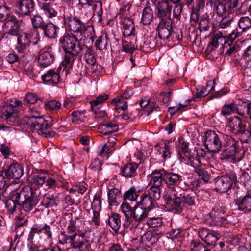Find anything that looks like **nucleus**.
I'll return each mask as SVG.
<instances>
[{
    "label": "nucleus",
    "instance_id": "15",
    "mask_svg": "<svg viewBox=\"0 0 251 251\" xmlns=\"http://www.w3.org/2000/svg\"><path fill=\"white\" fill-rule=\"evenodd\" d=\"M163 182L168 189H175L182 181V176L178 173L168 172L164 170Z\"/></svg>",
    "mask_w": 251,
    "mask_h": 251
},
{
    "label": "nucleus",
    "instance_id": "18",
    "mask_svg": "<svg viewBox=\"0 0 251 251\" xmlns=\"http://www.w3.org/2000/svg\"><path fill=\"white\" fill-rule=\"evenodd\" d=\"M4 173L8 180L11 179H19L24 174L23 167L18 163L11 164Z\"/></svg>",
    "mask_w": 251,
    "mask_h": 251
},
{
    "label": "nucleus",
    "instance_id": "62",
    "mask_svg": "<svg viewBox=\"0 0 251 251\" xmlns=\"http://www.w3.org/2000/svg\"><path fill=\"white\" fill-rule=\"evenodd\" d=\"M142 240L144 242H148L150 245H153L158 241L157 237L154 236L150 231L144 234L142 237Z\"/></svg>",
    "mask_w": 251,
    "mask_h": 251
},
{
    "label": "nucleus",
    "instance_id": "13",
    "mask_svg": "<svg viewBox=\"0 0 251 251\" xmlns=\"http://www.w3.org/2000/svg\"><path fill=\"white\" fill-rule=\"evenodd\" d=\"M236 180L235 175L222 176L217 178L215 182V189L220 193H225L230 190Z\"/></svg>",
    "mask_w": 251,
    "mask_h": 251
},
{
    "label": "nucleus",
    "instance_id": "52",
    "mask_svg": "<svg viewBox=\"0 0 251 251\" xmlns=\"http://www.w3.org/2000/svg\"><path fill=\"white\" fill-rule=\"evenodd\" d=\"M90 6L92 7L94 14L99 16V20H101L103 14L102 4L101 1L94 0L93 5H90Z\"/></svg>",
    "mask_w": 251,
    "mask_h": 251
},
{
    "label": "nucleus",
    "instance_id": "36",
    "mask_svg": "<svg viewBox=\"0 0 251 251\" xmlns=\"http://www.w3.org/2000/svg\"><path fill=\"white\" fill-rule=\"evenodd\" d=\"M108 98V95L103 93L99 95L96 100H92L90 103L92 110L93 112L97 113L101 107L102 104Z\"/></svg>",
    "mask_w": 251,
    "mask_h": 251
},
{
    "label": "nucleus",
    "instance_id": "12",
    "mask_svg": "<svg viewBox=\"0 0 251 251\" xmlns=\"http://www.w3.org/2000/svg\"><path fill=\"white\" fill-rule=\"evenodd\" d=\"M173 21L171 18L162 19L157 27L159 37L163 40L168 39L173 33Z\"/></svg>",
    "mask_w": 251,
    "mask_h": 251
},
{
    "label": "nucleus",
    "instance_id": "58",
    "mask_svg": "<svg viewBox=\"0 0 251 251\" xmlns=\"http://www.w3.org/2000/svg\"><path fill=\"white\" fill-rule=\"evenodd\" d=\"M107 45V37L100 36H99L96 40L95 45L96 47L99 49L100 50H102L106 49Z\"/></svg>",
    "mask_w": 251,
    "mask_h": 251
},
{
    "label": "nucleus",
    "instance_id": "54",
    "mask_svg": "<svg viewBox=\"0 0 251 251\" xmlns=\"http://www.w3.org/2000/svg\"><path fill=\"white\" fill-rule=\"evenodd\" d=\"M237 136L239 137L240 140L242 143H248L251 142V133L249 131V127L240 132Z\"/></svg>",
    "mask_w": 251,
    "mask_h": 251
},
{
    "label": "nucleus",
    "instance_id": "60",
    "mask_svg": "<svg viewBox=\"0 0 251 251\" xmlns=\"http://www.w3.org/2000/svg\"><path fill=\"white\" fill-rule=\"evenodd\" d=\"M174 4L173 10V17L176 19H179L184 4L181 1L180 3Z\"/></svg>",
    "mask_w": 251,
    "mask_h": 251
},
{
    "label": "nucleus",
    "instance_id": "64",
    "mask_svg": "<svg viewBox=\"0 0 251 251\" xmlns=\"http://www.w3.org/2000/svg\"><path fill=\"white\" fill-rule=\"evenodd\" d=\"M207 222L211 226H222L224 220L223 216L206 218Z\"/></svg>",
    "mask_w": 251,
    "mask_h": 251
},
{
    "label": "nucleus",
    "instance_id": "59",
    "mask_svg": "<svg viewBox=\"0 0 251 251\" xmlns=\"http://www.w3.org/2000/svg\"><path fill=\"white\" fill-rule=\"evenodd\" d=\"M76 56V55L66 53L61 65H62L65 69L67 68L69 69L72 67V65L75 60V56Z\"/></svg>",
    "mask_w": 251,
    "mask_h": 251
},
{
    "label": "nucleus",
    "instance_id": "44",
    "mask_svg": "<svg viewBox=\"0 0 251 251\" xmlns=\"http://www.w3.org/2000/svg\"><path fill=\"white\" fill-rule=\"evenodd\" d=\"M161 191L160 187L151 185V187L144 192L148 195L151 200L155 202L160 198Z\"/></svg>",
    "mask_w": 251,
    "mask_h": 251
},
{
    "label": "nucleus",
    "instance_id": "23",
    "mask_svg": "<svg viewBox=\"0 0 251 251\" xmlns=\"http://www.w3.org/2000/svg\"><path fill=\"white\" fill-rule=\"evenodd\" d=\"M180 206H191L195 205L196 194L192 191H185L180 193Z\"/></svg>",
    "mask_w": 251,
    "mask_h": 251
},
{
    "label": "nucleus",
    "instance_id": "29",
    "mask_svg": "<svg viewBox=\"0 0 251 251\" xmlns=\"http://www.w3.org/2000/svg\"><path fill=\"white\" fill-rule=\"evenodd\" d=\"M123 36H135L133 21L129 18H125L123 22Z\"/></svg>",
    "mask_w": 251,
    "mask_h": 251
},
{
    "label": "nucleus",
    "instance_id": "38",
    "mask_svg": "<svg viewBox=\"0 0 251 251\" xmlns=\"http://www.w3.org/2000/svg\"><path fill=\"white\" fill-rule=\"evenodd\" d=\"M140 198L141 200L137 203V205L149 210L150 211L153 208L155 207L156 202L151 200L145 192L142 195Z\"/></svg>",
    "mask_w": 251,
    "mask_h": 251
},
{
    "label": "nucleus",
    "instance_id": "61",
    "mask_svg": "<svg viewBox=\"0 0 251 251\" xmlns=\"http://www.w3.org/2000/svg\"><path fill=\"white\" fill-rule=\"evenodd\" d=\"M147 224L151 228L160 226L162 224V220L161 218H150L147 220Z\"/></svg>",
    "mask_w": 251,
    "mask_h": 251
},
{
    "label": "nucleus",
    "instance_id": "51",
    "mask_svg": "<svg viewBox=\"0 0 251 251\" xmlns=\"http://www.w3.org/2000/svg\"><path fill=\"white\" fill-rule=\"evenodd\" d=\"M245 128H246V124L244 121H233L232 131L235 135H237Z\"/></svg>",
    "mask_w": 251,
    "mask_h": 251
},
{
    "label": "nucleus",
    "instance_id": "3",
    "mask_svg": "<svg viewBox=\"0 0 251 251\" xmlns=\"http://www.w3.org/2000/svg\"><path fill=\"white\" fill-rule=\"evenodd\" d=\"M65 28L74 33L84 35V40H90L93 43L95 40V31L93 27L89 26V19L84 17H77L75 15H64Z\"/></svg>",
    "mask_w": 251,
    "mask_h": 251
},
{
    "label": "nucleus",
    "instance_id": "14",
    "mask_svg": "<svg viewBox=\"0 0 251 251\" xmlns=\"http://www.w3.org/2000/svg\"><path fill=\"white\" fill-rule=\"evenodd\" d=\"M22 102L19 100H15L11 106L4 109L2 112L1 117L5 119L9 125H15L17 123V112L14 107L21 106Z\"/></svg>",
    "mask_w": 251,
    "mask_h": 251
},
{
    "label": "nucleus",
    "instance_id": "8",
    "mask_svg": "<svg viewBox=\"0 0 251 251\" xmlns=\"http://www.w3.org/2000/svg\"><path fill=\"white\" fill-rule=\"evenodd\" d=\"M222 133H216L213 130H209L205 132L204 136V145L210 151L216 153L222 149V142L221 139H223Z\"/></svg>",
    "mask_w": 251,
    "mask_h": 251
},
{
    "label": "nucleus",
    "instance_id": "43",
    "mask_svg": "<svg viewBox=\"0 0 251 251\" xmlns=\"http://www.w3.org/2000/svg\"><path fill=\"white\" fill-rule=\"evenodd\" d=\"M20 24L11 25V28L8 32L6 33L0 32V35L2 37V42L7 43L11 36H18L20 30Z\"/></svg>",
    "mask_w": 251,
    "mask_h": 251
},
{
    "label": "nucleus",
    "instance_id": "20",
    "mask_svg": "<svg viewBox=\"0 0 251 251\" xmlns=\"http://www.w3.org/2000/svg\"><path fill=\"white\" fill-rule=\"evenodd\" d=\"M206 0H194L192 7V12L190 17V22L192 25L196 23L199 20L200 11L204 8Z\"/></svg>",
    "mask_w": 251,
    "mask_h": 251
},
{
    "label": "nucleus",
    "instance_id": "42",
    "mask_svg": "<svg viewBox=\"0 0 251 251\" xmlns=\"http://www.w3.org/2000/svg\"><path fill=\"white\" fill-rule=\"evenodd\" d=\"M153 18V13L152 8L147 6L143 10L141 22L144 25H149L152 21Z\"/></svg>",
    "mask_w": 251,
    "mask_h": 251
},
{
    "label": "nucleus",
    "instance_id": "48",
    "mask_svg": "<svg viewBox=\"0 0 251 251\" xmlns=\"http://www.w3.org/2000/svg\"><path fill=\"white\" fill-rule=\"evenodd\" d=\"M139 192L140 191L137 190L135 186H132L125 192L123 199L125 200H128L130 201H135L139 197Z\"/></svg>",
    "mask_w": 251,
    "mask_h": 251
},
{
    "label": "nucleus",
    "instance_id": "34",
    "mask_svg": "<svg viewBox=\"0 0 251 251\" xmlns=\"http://www.w3.org/2000/svg\"><path fill=\"white\" fill-rule=\"evenodd\" d=\"M60 194L58 193H51V191L46 193L44 196V201L46 207H52L57 205L59 201Z\"/></svg>",
    "mask_w": 251,
    "mask_h": 251
},
{
    "label": "nucleus",
    "instance_id": "32",
    "mask_svg": "<svg viewBox=\"0 0 251 251\" xmlns=\"http://www.w3.org/2000/svg\"><path fill=\"white\" fill-rule=\"evenodd\" d=\"M122 198L121 191L119 189L114 188L109 190L108 193V203L110 206L118 205Z\"/></svg>",
    "mask_w": 251,
    "mask_h": 251
},
{
    "label": "nucleus",
    "instance_id": "56",
    "mask_svg": "<svg viewBox=\"0 0 251 251\" xmlns=\"http://www.w3.org/2000/svg\"><path fill=\"white\" fill-rule=\"evenodd\" d=\"M46 109L50 111H56L61 108V104L56 100H51L47 101L45 104Z\"/></svg>",
    "mask_w": 251,
    "mask_h": 251
},
{
    "label": "nucleus",
    "instance_id": "46",
    "mask_svg": "<svg viewBox=\"0 0 251 251\" xmlns=\"http://www.w3.org/2000/svg\"><path fill=\"white\" fill-rule=\"evenodd\" d=\"M71 115L72 123L76 124H79L84 122L87 118L85 111H74L71 113Z\"/></svg>",
    "mask_w": 251,
    "mask_h": 251
},
{
    "label": "nucleus",
    "instance_id": "1",
    "mask_svg": "<svg viewBox=\"0 0 251 251\" xmlns=\"http://www.w3.org/2000/svg\"><path fill=\"white\" fill-rule=\"evenodd\" d=\"M40 194L38 188L25 186L19 191L11 193L10 198L5 201V208L9 214H12L17 208L29 212L39 202Z\"/></svg>",
    "mask_w": 251,
    "mask_h": 251
},
{
    "label": "nucleus",
    "instance_id": "47",
    "mask_svg": "<svg viewBox=\"0 0 251 251\" xmlns=\"http://www.w3.org/2000/svg\"><path fill=\"white\" fill-rule=\"evenodd\" d=\"M99 129L101 132L104 135H108L118 130V125L112 123H106L102 125Z\"/></svg>",
    "mask_w": 251,
    "mask_h": 251
},
{
    "label": "nucleus",
    "instance_id": "4",
    "mask_svg": "<svg viewBox=\"0 0 251 251\" xmlns=\"http://www.w3.org/2000/svg\"><path fill=\"white\" fill-rule=\"evenodd\" d=\"M238 26L241 29V31L235 29L227 36L224 37L216 34L208 44L207 50L211 52L215 51L219 45L222 47L226 42L230 41L232 43L237 38L241 36L243 33H246L251 29V18L248 16L240 17L238 21Z\"/></svg>",
    "mask_w": 251,
    "mask_h": 251
},
{
    "label": "nucleus",
    "instance_id": "37",
    "mask_svg": "<svg viewBox=\"0 0 251 251\" xmlns=\"http://www.w3.org/2000/svg\"><path fill=\"white\" fill-rule=\"evenodd\" d=\"M108 224L116 232H119L122 226L120 215L117 213H111L108 219Z\"/></svg>",
    "mask_w": 251,
    "mask_h": 251
},
{
    "label": "nucleus",
    "instance_id": "31",
    "mask_svg": "<svg viewBox=\"0 0 251 251\" xmlns=\"http://www.w3.org/2000/svg\"><path fill=\"white\" fill-rule=\"evenodd\" d=\"M240 0H228L227 2L226 3L227 7V9L228 14H231L234 11L236 12L237 14H245L246 13V10L243 9V3L239 6V1Z\"/></svg>",
    "mask_w": 251,
    "mask_h": 251
},
{
    "label": "nucleus",
    "instance_id": "16",
    "mask_svg": "<svg viewBox=\"0 0 251 251\" xmlns=\"http://www.w3.org/2000/svg\"><path fill=\"white\" fill-rule=\"evenodd\" d=\"M155 8V14L157 17L160 19L170 18L172 6L170 3L164 0H159Z\"/></svg>",
    "mask_w": 251,
    "mask_h": 251
},
{
    "label": "nucleus",
    "instance_id": "24",
    "mask_svg": "<svg viewBox=\"0 0 251 251\" xmlns=\"http://www.w3.org/2000/svg\"><path fill=\"white\" fill-rule=\"evenodd\" d=\"M136 40V36L123 37L122 40V47L121 51L132 54L136 49L135 44Z\"/></svg>",
    "mask_w": 251,
    "mask_h": 251
},
{
    "label": "nucleus",
    "instance_id": "35",
    "mask_svg": "<svg viewBox=\"0 0 251 251\" xmlns=\"http://www.w3.org/2000/svg\"><path fill=\"white\" fill-rule=\"evenodd\" d=\"M242 103L243 106H240L237 109L240 116L251 121V101L242 100Z\"/></svg>",
    "mask_w": 251,
    "mask_h": 251
},
{
    "label": "nucleus",
    "instance_id": "21",
    "mask_svg": "<svg viewBox=\"0 0 251 251\" xmlns=\"http://www.w3.org/2000/svg\"><path fill=\"white\" fill-rule=\"evenodd\" d=\"M32 36L33 32L29 31L28 32L24 33L23 34L18 37V45L16 48L19 52H23L29 47L31 43V39Z\"/></svg>",
    "mask_w": 251,
    "mask_h": 251
},
{
    "label": "nucleus",
    "instance_id": "41",
    "mask_svg": "<svg viewBox=\"0 0 251 251\" xmlns=\"http://www.w3.org/2000/svg\"><path fill=\"white\" fill-rule=\"evenodd\" d=\"M240 106H243L242 100L239 101L237 105L234 103L225 104L223 106L221 113L222 115L226 116L231 114L236 111L237 113L240 115L237 109Z\"/></svg>",
    "mask_w": 251,
    "mask_h": 251
},
{
    "label": "nucleus",
    "instance_id": "50",
    "mask_svg": "<svg viewBox=\"0 0 251 251\" xmlns=\"http://www.w3.org/2000/svg\"><path fill=\"white\" fill-rule=\"evenodd\" d=\"M32 185L41 186L45 183L46 177L40 174L33 175L30 179Z\"/></svg>",
    "mask_w": 251,
    "mask_h": 251
},
{
    "label": "nucleus",
    "instance_id": "28",
    "mask_svg": "<svg viewBox=\"0 0 251 251\" xmlns=\"http://www.w3.org/2000/svg\"><path fill=\"white\" fill-rule=\"evenodd\" d=\"M211 5L213 6V11L219 17L229 15L226 3L221 0H209Z\"/></svg>",
    "mask_w": 251,
    "mask_h": 251
},
{
    "label": "nucleus",
    "instance_id": "5",
    "mask_svg": "<svg viewBox=\"0 0 251 251\" xmlns=\"http://www.w3.org/2000/svg\"><path fill=\"white\" fill-rule=\"evenodd\" d=\"M223 140L221 152L219 155L220 159L227 161L231 159L232 163H235L241 161L244 157L245 153L244 152L241 156H237L240 147L239 141L227 135L223 136Z\"/></svg>",
    "mask_w": 251,
    "mask_h": 251
},
{
    "label": "nucleus",
    "instance_id": "27",
    "mask_svg": "<svg viewBox=\"0 0 251 251\" xmlns=\"http://www.w3.org/2000/svg\"><path fill=\"white\" fill-rule=\"evenodd\" d=\"M138 167L137 163H127L121 168L120 174L126 178L134 177L137 175L136 170Z\"/></svg>",
    "mask_w": 251,
    "mask_h": 251
},
{
    "label": "nucleus",
    "instance_id": "17",
    "mask_svg": "<svg viewBox=\"0 0 251 251\" xmlns=\"http://www.w3.org/2000/svg\"><path fill=\"white\" fill-rule=\"evenodd\" d=\"M237 209L246 214L251 213V194H246L245 196L237 198L235 200Z\"/></svg>",
    "mask_w": 251,
    "mask_h": 251
},
{
    "label": "nucleus",
    "instance_id": "63",
    "mask_svg": "<svg viewBox=\"0 0 251 251\" xmlns=\"http://www.w3.org/2000/svg\"><path fill=\"white\" fill-rule=\"evenodd\" d=\"M224 214V212L221 207L215 206L212 208L210 213L206 215V218L221 217L223 216Z\"/></svg>",
    "mask_w": 251,
    "mask_h": 251
},
{
    "label": "nucleus",
    "instance_id": "40",
    "mask_svg": "<svg viewBox=\"0 0 251 251\" xmlns=\"http://www.w3.org/2000/svg\"><path fill=\"white\" fill-rule=\"evenodd\" d=\"M40 7L44 14L49 19H52L57 15V11L50 3L44 2L40 4Z\"/></svg>",
    "mask_w": 251,
    "mask_h": 251
},
{
    "label": "nucleus",
    "instance_id": "33",
    "mask_svg": "<svg viewBox=\"0 0 251 251\" xmlns=\"http://www.w3.org/2000/svg\"><path fill=\"white\" fill-rule=\"evenodd\" d=\"M164 169L154 170L150 175V183L152 186L160 187L163 181Z\"/></svg>",
    "mask_w": 251,
    "mask_h": 251
},
{
    "label": "nucleus",
    "instance_id": "26",
    "mask_svg": "<svg viewBox=\"0 0 251 251\" xmlns=\"http://www.w3.org/2000/svg\"><path fill=\"white\" fill-rule=\"evenodd\" d=\"M149 211V210L136 204L134 207L132 216L135 222L142 223L147 218Z\"/></svg>",
    "mask_w": 251,
    "mask_h": 251
},
{
    "label": "nucleus",
    "instance_id": "49",
    "mask_svg": "<svg viewBox=\"0 0 251 251\" xmlns=\"http://www.w3.org/2000/svg\"><path fill=\"white\" fill-rule=\"evenodd\" d=\"M31 21L34 28L40 29H41L46 23L44 21L43 18L38 14L31 17Z\"/></svg>",
    "mask_w": 251,
    "mask_h": 251
},
{
    "label": "nucleus",
    "instance_id": "9",
    "mask_svg": "<svg viewBox=\"0 0 251 251\" xmlns=\"http://www.w3.org/2000/svg\"><path fill=\"white\" fill-rule=\"evenodd\" d=\"M163 199L167 208L176 212H181L182 207L180 206V193L176 191V189H168Z\"/></svg>",
    "mask_w": 251,
    "mask_h": 251
},
{
    "label": "nucleus",
    "instance_id": "25",
    "mask_svg": "<svg viewBox=\"0 0 251 251\" xmlns=\"http://www.w3.org/2000/svg\"><path fill=\"white\" fill-rule=\"evenodd\" d=\"M194 168L195 173L204 182H208L211 178L210 174L203 167L200 160H197L196 163L192 166Z\"/></svg>",
    "mask_w": 251,
    "mask_h": 251
},
{
    "label": "nucleus",
    "instance_id": "2",
    "mask_svg": "<svg viewBox=\"0 0 251 251\" xmlns=\"http://www.w3.org/2000/svg\"><path fill=\"white\" fill-rule=\"evenodd\" d=\"M75 219L69 220L67 226V233L62 232L59 236V241L61 244H66L68 240L71 248L79 251H87L90 247L89 237L84 232L78 229Z\"/></svg>",
    "mask_w": 251,
    "mask_h": 251
},
{
    "label": "nucleus",
    "instance_id": "22",
    "mask_svg": "<svg viewBox=\"0 0 251 251\" xmlns=\"http://www.w3.org/2000/svg\"><path fill=\"white\" fill-rule=\"evenodd\" d=\"M44 83L47 85H54L60 81V76L58 70L54 69L48 70L41 77Z\"/></svg>",
    "mask_w": 251,
    "mask_h": 251
},
{
    "label": "nucleus",
    "instance_id": "39",
    "mask_svg": "<svg viewBox=\"0 0 251 251\" xmlns=\"http://www.w3.org/2000/svg\"><path fill=\"white\" fill-rule=\"evenodd\" d=\"M84 57L86 63L91 66L92 72H94L95 70H96L97 68L95 69L96 59L95 57L94 50L92 48L87 47ZM96 67H97V65Z\"/></svg>",
    "mask_w": 251,
    "mask_h": 251
},
{
    "label": "nucleus",
    "instance_id": "53",
    "mask_svg": "<svg viewBox=\"0 0 251 251\" xmlns=\"http://www.w3.org/2000/svg\"><path fill=\"white\" fill-rule=\"evenodd\" d=\"M220 238L219 234L215 231L211 230L204 240L205 243L208 245H215L216 241Z\"/></svg>",
    "mask_w": 251,
    "mask_h": 251
},
{
    "label": "nucleus",
    "instance_id": "11",
    "mask_svg": "<svg viewBox=\"0 0 251 251\" xmlns=\"http://www.w3.org/2000/svg\"><path fill=\"white\" fill-rule=\"evenodd\" d=\"M189 143L183 142L180 145V149L178 152L179 158L181 162L186 164L193 166L196 163L197 160H200L194 156L191 152V150L188 147Z\"/></svg>",
    "mask_w": 251,
    "mask_h": 251
},
{
    "label": "nucleus",
    "instance_id": "57",
    "mask_svg": "<svg viewBox=\"0 0 251 251\" xmlns=\"http://www.w3.org/2000/svg\"><path fill=\"white\" fill-rule=\"evenodd\" d=\"M39 229H40V234H44L48 239L52 238L51 228L49 225L44 224L43 226L40 225Z\"/></svg>",
    "mask_w": 251,
    "mask_h": 251
},
{
    "label": "nucleus",
    "instance_id": "55",
    "mask_svg": "<svg viewBox=\"0 0 251 251\" xmlns=\"http://www.w3.org/2000/svg\"><path fill=\"white\" fill-rule=\"evenodd\" d=\"M111 103L116 104L115 109L118 111L119 110H125L127 108V103L126 101L121 100L120 98H114Z\"/></svg>",
    "mask_w": 251,
    "mask_h": 251
},
{
    "label": "nucleus",
    "instance_id": "19",
    "mask_svg": "<svg viewBox=\"0 0 251 251\" xmlns=\"http://www.w3.org/2000/svg\"><path fill=\"white\" fill-rule=\"evenodd\" d=\"M55 60L54 52L50 50L39 53L38 58V64L42 68L47 67L53 63Z\"/></svg>",
    "mask_w": 251,
    "mask_h": 251
},
{
    "label": "nucleus",
    "instance_id": "45",
    "mask_svg": "<svg viewBox=\"0 0 251 251\" xmlns=\"http://www.w3.org/2000/svg\"><path fill=\"white\" fill-rule=\"evenodd\" d=\"M215 82L214 80L208 81L205 88L203 90H200L199 91L198 89H197V92L195 94L196 98H201L205 96L208 93L213 91L215 88Z\"/></svg>",
    "mask_w": 251,
    "mask_h": 251
},
{
    "label": "nucleus",
    "instance_id": "10",
    "mask_svg": "<svg viewBox=\"0 0 251 251\" xmlns=\"http://www.w3.org/2000/svg\"><path fill=\"white\" fill-rule=\"evenodd\" d=\"M35 5L33 0H19L15 4L16 13L21 17L30 16L34 10Z\"/></svg>",
    "mask_w": 251,
    "mask_h": 251
},
{
    "label": "nucleus",
    "instance_id": "6",
    "mask_svg": "<svg viewBox=\"0 0 251 251\" xmlns=\"http://www.w3.org/2000/svg\"><path fill=\"white\" fill-rule=\"evenodd\" d=\"M27 125L31 131L46 138L54 136L55 132L53 130H48L52 124H49L48 121L42 117L32 116L29 117L26 122Z\"/></svg>",
    "mask_w": 251,
    "mask_h": 251
},
{
    "label": "nucleus",
    "instance_id": "7",
    "mask_svg": "<svg viewBox=\"0 0 251 251\" xmlns=\"http://www.w3.org/2000/svg\"><path fill=\"white\" fill-rule=\"evenodd\" d=\"M61 46L67 54L78 55L82 51L83 46L80 40L72 34H66L60 39Z\"/></svg>",
    "mask_w": 251,
    "mask_h": 251
},
{
    "label": "nucleus",
    "instance_id": "30",
    "mask_svg": "<svg viewBox=\"0 0 251 251\" xmlns=\"http://www.w3.org/2000/svg\"><path fill=\"white\" fill-rule=\"evenodd\" d=\"M58 27L51 22H46L41 28L44 35L48 38H55L57 36Z\"/></svg>",
    "mask_w": 251,
    "mask_h": 251
}]
</instances>
